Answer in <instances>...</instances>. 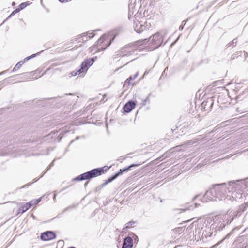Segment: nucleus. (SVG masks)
<instances>
[{
  "instance_id": "obj_41",
  "label": "nucleus",
  "mask_w": 248,
  "mask_h": 248,
  "mask_svg": "<svg viewBox=\"0 0 248 248\" xmlns=\"http://www.w3.org/2000/svg\"><path fill=\"white\" fill-rule=\"evenodd\" d=\"M47 171V170H46L44 173L43 175L45 174L46 172Z\"/></svg>"
},
{
  "instance_id": "obj_13",
  "label": "nucleus",
  "mask_w": 248,
  "mask_h": 248,
  "mask_svg": "<svg viewBox=\"0 0 248 248\" xmlns=\"http://www.w3.org/2000/svg\"><path fill=\"white\" fill-rule=\"evenodd\" d=\"M133 247V239L130 237H126L123 242L122 248H132Z\"/></svg>"
},
{
  "instance_id": "obj_27",
  "label": "nucleus",
  "mask_w": 248,
  "mask_h": 248,
  "mask_svg": "<svg viewBox=\"0 0 248 248\" xmlns=\"http://www.w3.org/2000/svg\"><path fill=\"white\" fill-rule=\"evenodd\" d=\"M124 171H123V169H120V171L119 172H118L117 173L115 174V175H117V177L120 174H121L122 173V172H123Z\"/></svg>"
},
{
  "instance_id": "obj_55",
  "label": "nucleus",
  "mask_w": 248,
  "mask_h": 248,
  "mask_svg": "<svg viewBox=\"0 0 248 248\" xmlns=\"http://www.w3.org/2000/svg\"><path fill=\"white\" fill-rule=\"evenodd\" d=\"M198 197H195L194 199L197 198Z\"/></svg>"
},
{
  "instance_id": "obj_50",
  "label": "nucleus",
  "mask_w": 248,
  "mask_h": 248,
  "mask_svg": "<svg viewBox=\"0 0 248 248\" xmlns=\"http://www.w3.org/2000/svg\"><path fill=\"white\" fill-rule=\"evenodd\" d=\"M38 180V179H35V180H34V182H36Z\"/></svg>"
},
{
  "instance_id": "obj_15",
  "label": "nucleus",
  "mask_w": 248,
  "mask_h": 248,
  "mask_svg": "<svg viewBox=\"0 0 248 248\" xmlns=\"http://www.w3.org/2000/svg\"><path fill=\"white\" fill-rule=\"evenodd\" d=\"M93 31H89L86 33H83L82 35V38L83 41H87L88 39H91L94 36Z\"/></svg>"
},
{
  "instance_id": "obj_4",
  "label": "nucleus",
  "mask_w": 248,
  "mask_h": 248,
  "mask_svg": "<svg viewBox=\"0 0 248 248\" xmlns=\"http://www.w3.org/2000/svg\"><path fill=\"white\" fill-rule=\"evenodd\" d=\"M221 188L219 186H214L207 190L203 196L202 201L203 202L217 200V198H220L221 197L218 193Z\"/></svg>"
},
{
  "instance_id": "obj_56",
  "label": "nucleus",
  "mask_w": 248,
  "mask_h": 248,
  "mask_svg": "<svg viewBox=\"0 0 248 248\" xmlns=\"http://www.w3.org/2000/svg\"><path fill=\"white\" fill-rule=\"evenodd\" d=\"M50 167H51V166H50V167H49V168H47V170L50 169Z\"/></svg>"
},
{
  "instance_id": "obj_57",
  "label": "nucleus",
  "mask_w": 248,
  "mask_h": 248,
  "mask_svg": "<svg viewBox=\"0 0 248 248\" xmlns=\"http://www.w3.org/2000/svg\"><path fill=\"white\" fill-rule=\"evenodd\" d=\"M50 167H51V166H50V167H49V168H47V170L50 169Z\"/></svg>"
},
{
  "instance_id": "obj_42",
  "label": "nucleus",
  "mask_w": 248,
  "mask_h": 248,
  "mask_svg": "<svg viewBox=\"0 0 248 248\" xmlns=\"http://www.w3.org/2000/svg\"><path fill=\"white\" fill-rule=\"evenodd\" d=\"M47 171V170H46L44 173L43 175L45 174L46 172Z\"/></svg>"
},
{
  "instance_id": "obj_35",
  "label": "nucleus",
  "mask_w": 248,
  "mask_h": 248,
  "mask_svg": "<svg viewBox=\"0 0 248 248\" xmlns=\"http://www.w3.org/2000/svg\"><path fill=\"white\" fill-rule=\"evenodd\" d=\"M56 194L55 193L54 195V197H53V200H55V198H56Z\"/></svg>"
},
{
  "instance_id": "obj_8",
  "label": "nucleus",
  "mask_w": 248,
  "mask_h": 248,
  "mask_svg": "<svg viewBox=\"0 0 248 248\" xmlns=\"http://www.w3.org/2000/svg\"><path fill=\"white\" fill-rule=\"evenodd\" d=\"M214 104L212 98H208L206 101H204L202 105V107L204 111L209 112L211 110Z\"/></svg>"
},
{
  "instance_id": "obj_28",
  "label": "nucleus",
  "mask_w": 248,
  "mask_h": 248,
  "mask_svg": "<svg viewBox=\"0 0 248 248\" xmlns=\"http://www.w3.org/2000/svg\"><path fill=\"white\" fill-rule=\"evenodd\" d=\"M133 79V78L131 77H130L126 80V82H128L129 84H130V81Z\"/></svg>"
},
{
  "instance_id": "obj_22",
  "label": "nucleus",
  "mask_w": 248,
  "mask_h": 248,
  "mask_svg": "<svg viewBox=\"0 0 248 248\" xmlns=\"http://www.w3.org/2000/svg\"><path fill=\"white\" fill-rule=\"evenodd\" d=\"M237 43V40L236 39H234L231 43H229L228 44V46L232 45V47H233Z\"/></svg>"
},
{
  "instance_id": "obj_46",
  "label": "nucleus",
  "mask_w": 248,
  "mask_h": 248,
  "mask_svg": "<svg viewBox=\"0 0 248 248\" xmlns=\"http://www.w3.org/2000/svg\"><path fill=\"white\" fill-rule=\"evenodd\" d=\"M47 171V170H46L44 173L43 175L45 174L46 172Z\"/></svg>"
},
{
  "instance_id": "obj_47",
  "label": "nucleus",
  "mask_w": 248,
  "mask_h": 248,
  "mask_svg": "<svg viewBox=\"0 0 248 248\" xmlns=\"http://www.w3.org/2000/svg\"><path fill=\"white\" fill-rule=\"evenodd\" d=\"M181 147V146H176L175 148H179V147Z\"/></svg>"
},
{
  "instance_id": "obj_40",
  "label": "nucleus",
  "mask_w": 248,
  "mask_h": 248,
  "mask_svg": "<svg viewBox=\"0 0 248 248\" xmlns=\"http://www.w3.org/2000/svg\"><path fill=\"white\" fill-rule=\"evenodd\" d=\"M47 171V170H46L44 173L43 175L45 174L46 172Z\"/></svg>"
},
{
  "instance_id": "obj_10",
  "label": "nucleus",
  "mask_w": 248,
  "mask_h": 248,
  "mask_svg": "<svg viewBox=\"0 0 248 248\" xmlns=\"http://www.w3.org/2000/svg\"><path fill=\"white\" fill-rule=\"evenodd\" d=\"M132 51L131 46H125L123 47L120 52H118V54L116 55H119V57L129 55L131 54Z\"/></svg>"
},
{
  "instance_id": "obj_3",
  "label": "nucleus",
  "mask_w": 248,
  "mask_h": 248,
  "mask_svg": "<svg viewBox=\"0 0 248 248\" xmlns=\"http://www.w3.org/2000/svg\"><path fill=\"white\" fill-rule=\"evenodd\" d=\"M149 42L150 47L149 49L154 50L157 48L161 45L163 42L162 36L157 33L153 35L148 40L147 39L139 40L137 42V45L140 46L145 44Z\"/></svg>"
},
{
  "instance_id": "obj_25",
  "label": "nucleus",
  "mask_w": 248,
  "mask_h": 248,
  "mask_svg": "<svg viewBox=\"0 0 248 248\" xmlns=\"http://www.w3.org/2000/svg\"><path fill=\"white\" fill-rule=\"evenodd\" d=\"M134 14V12L131 11L130 9L129 8V15H128V18L130 19L132 15Z\"/></svg>"
},
{
  "instance_id": "obj_12",
  "label": "nucleus",
  "mask_w": 248,
  "mask_h": 248,
  "mask_svg": "<svg viewBox=\"0 0 248 248\" xmlns=\"http://www.w3.org/2000/svg\"><path fill=\"white\" fill-rule=\"evenodd\" d=\"M247 205L242 204L241 206H240L239 209L237 211V213L235 214L234 212H230V214L231 213V215L230 216H232V218L230 221V223L231 222L232 220L233 219L234 217H237V216H240L242 213L244 212L246 209H247Z\"/></svg>"
},
{
  "instance_id": "obj_32",
  "label": "nucleus",
  "mask_w": 248,
  "mask_h": 248,
  "mask_svg": "<svg viewBox=\"0 0 248 248\" xmlns=\"http://www.w3.org/2000/svg\"><path fill=\"white\" fill-rule=\"evenodd\" d=\"M138 73H137L135 75H134V77H133V79L134 80L136 77L138 76Z\"/></svg>"
},
{
  "instance_id": "obj_34",
  "label": "nucleus",
  "mask_w": 248,
  "mask_h": 248,
  "mask_svg": "<svg viewBox=\"0 0 248 248\" xmlns=\"http://www.w3.org/2000/svg\"><path fill=\"white\" fill-rule=\"evenodd\" d=\"M16 14V11H14L12 13V14H11V15H11H14V14Z\"/></svg>"
},
{
  "instance_id": "obj_36",
  "label": "nucleus",
  "mask_w": 248,
  "mask_h": 248,
  "mask_svg": "<svg viewBox=\"0 0 248 248\" xmlns=\"http://www.w3.org/2000/svg\"><path fill=\"white\" fill-rule=\"evenodd\" d=\"M15 11H16V13L18 12L19 11V9H16Z\"/></svg>"
},
{
  "instance_id": "obj_58",
  "label": "nucleus",
  "mask_w": 248,
  "mask_h": 248,
  "mask_svg": "<svg viewBox=\"0 0 248 248\" xmlns=\"http://www.w3.org/2000/svg\"><path fill=\"white\" fill-rule=\"evenodd\" d=\"M26 186V185H25V186H23V187H25Z\"/></svg>"
},
{
  "instance_id": "obj_52",
  "label": "nucleus",
  "mask_w": 248,
  "mask_h": 248,
  "mask_svg": "<svg viewBox=\"0 0 248 248\" xmlns=\"http://www.w3.org/2000/svg\"><path fill=\"white\" fill-rule=\"evenodd\" d=\"M31 183L28 184L27 186H30Z\"/></svg>"
},
{
  "instance_id": "obj_30",
  "label": "nucleus",
  "mask_w": 248,
  "mask_h": 248,
  "mask_svg": "<svg viewBox=\"0 0 248 248\" xmlns=\"http://www.w3.org/2000/svg\"><path fill=\"white\" fill-rule=\"evenodd\" d=\"M61 2H66L69 1H70L71 0H59Z\"/></svg>"
},
{
  "instance_id": "obj_43",
  "label": "nucleus",
  "mask_w": 248,
  "mask_h": 248,
  "mask_svg": "<svg viewBox=\"0 0 248 248\" xmlns=\"http://www.w3.org/2000/svg\"><path fill=\"white\" fill-rule=\"evenodd\" d=\"M47 171V170H46L44 173L43 175L45 174L46 172Z\"/></svg>"
},
{
  "instance_id": "obj_51",
  "label": "nucleus",
  "mask_w": 248,
  "mask_h": 248,
  "mask_svg": "<svg viewBox=\"0 0 248 248\" xmlns=\"http://www.w3.org/2000/svg\"><path fill=\"white\" fill-rule=\"evenodd\" d=\"M68 248H76L75 247H69Z\"/></svg>"
},
{
  "instance_id": "obj_21",
  "label": "nucleus",
  "mask_w": 248,
  "mask_h": 248,
  "mask_svg": "<svg viewBox=\"0 0 248 248\" xmlns=\"http://www.w3.org/2000/svg\"><path fill=\"white\" fill-rule=\"evenodd\" d=\"M117 178V175H114L113 176H112V177H111L110 178H109L108 179L106 182L104 184V185H106L110 182H111L112 181H113V180H114L115 179H116Z\"/></svg>"
},
{
  "instance_id": "obj_23",
  "label": "nucleus",
  "mask_w": 248,
  "mask_h": 248,
  "mask_svg": "<svg viewBox=\"0 0 248 248\" xmlns=\"http://www.w3.org/2000/svg\"><path fill=\"white\" fill-rule=\"evenodd\" d=\"M138 166V165H136V164H131V165H130L128 167H127L126 168H124V169H123V171H124V172L126 170H129L131 167H134V166Z\"/></svg>"
},
{
  "instance_id": "obj_7",
  "label": "nucleus",
  "mask_w": 248,
  "mask_h": 248,
  "mask_svg": "<svg viewBox=\"0 0 248 248\" xmlns=\"http://www.w3.org/2000/svg\"><path fill=\"white\" fill-rule=\"evenodd\" d=\"M139 16L138 15H135L134 17V30L138 33H140L144 31L146 28L144 25H143L138 20Z\"/></svg>"
},
{
  "instance_id": "obj_33",
  "label": "nucleus",
  "mask_w": 248,
  "mask_h": 248,
  "mask_svg": "<svg viewBox=\"0 0 248 248\" xmlns=\"http://www.w3.org/2000/svg\"><path fill=\"white\" fill-rule=\"evenodd\" d=\"M183 26H180L179 27V30H183Z\"/></svg>"
},
{
  "instance_id": "obj_24",
  "label": "nucleus",
  "mask_w": 248,
  "mask_h": 248,
  "mask_svg": "<svg viewBox=\"0 0 248 248\" xmlns=\"http://www.w3.org/2000/svg\"><path fill=\"white\" fill-rule=\"evenodd\" d=\"M27 4L26 3H22L19 5V7L21 9H23L27 6Z\"/></svg>"
},
{
  "instance_id": "obj_39",
  "label": "nucleus",
  "mask_w": 248,
  "mask_h": 248,
  "mask_svg": "<svg viewBox=\"0 0 248 248\" xmlns=\"http://www.w3.org/2000/svg\"><path fill=\"white\" fill-rule=\"evenodd\" d=\"M49 70V68H48L46 70L45 72V73H46L47 71H48Z\"/></svg>"
},
{
  "instance_id": "obj_20",
  "label": "nucleus",
  "mask_w": 248,
  "mask_h": 248,
  "mask_svg": "<svg viewBox=\"0 0 248 248\" xmlns=\"http://www.w3.org/2000/svg\"><path fill=\"white\" fill-rule=\"evenodd\" d=\"M135 223V222L134 221H129V222L126 224L125 227L124 228V229H127L129 228L133 227Z\"/></svg>"
},
{
  "instance_id": "obj_19",
  "label": "nucleus",
  "mask_w": 248,
  "mask_h": 248,
  "mask_svg": "<svg viewBox=\"0 0 248 248\" xmlns=\"http://www.w3.org/2000/svg\"><path fill=\"white\" fill-rule=\"evenodd\" d=\"M41 199H42V197H40L38 199L33 200L30 201L29 202H28V203L29 204L30 206L31 207V206H33V205L37 204L41 201Z\"/></svg>"
},
{
  "instance_id": "obj_29",
  "label": "nucleus",
  "mask_w": 248,
  "mask_h": 248,
  "mask_svg": "<svg viewBox=\"0 0 248 248\" xmlns=\"http://www.w3.org/2000/svg\"><path fill=\"white\" fill-rule=\"evenodd\" d=\"M4 82H0V90L4 86Z\"/></svg>"
},
{
  "instance_id": "obj_16",
  "label": "nucleus",
  "mask_w": 248,
  "mask_h": 248,
  "mask_svg": "<svg viewBox=\"0 0 248 248\" xmlns=\"http://www.w3.org/2000/svg\"><path fill=\"white\" fill-rule=\"evenodd\" d=\"M93 31H89L86 33H83L82 35V38L83 41H87L88 39H91L94 36Z\"/></svg>"
},
{
  "instance_id": "obj_1",
  "label": "nucleus",
  "mask_w": 248,
  "mask_h": 248,
  "mask_svg": "<svg viewBox=\"0 0 248 248\" xmlns=\"http://www.w3.org/2000/svg\"><path fill=\"white\" fill-rule=\"evenodd\" d=\"M214 186H219L221 188V190L218 193L221 197L217 198V200L237 201L242 197L244 189L248 186V178L232 181L228 184L223 183Z\"/></svg>"
},
{
  "instance_id": "obj_18",
  "label": "nucleus",
  "mask_w": 248,
  "mask_h": 248,
  "mask_svg": "<svg viewBox=\"0 0 248 248\" xmlns=\"http://www.w3.org/2000/svg\"><path fill=\"white\" fill-rule=\"evenodd\" d=\"M200 206L199 204H197V203H192L190 206H189L188 207L186 208V209H181V212L184 211L187 209L188 210H191L193 209L196 207H197L198 206Z\"/></svg>"
},
{
  "instance_id": "obj_9",
  "label": "nucleus",
  "mask_w": 248,
  "mask_h": 248,
  "mask_svg": "<svg viewBox=\"0 0 248 248\" xmlns=\"http://www.w3.org/2000/svg\"><path fill=\"white\" fill-rule=\"evenodd\" d=\"M56 234L53 232L47 231L41 234V239L44 241H49L54 239Z\"/></svg>"
},
{
  "instance_id": "obj_17",
  "label": "nucleus",
  "mask_w": 248,
  "mask_h": 248,
  "mask_svg": "<svg viewBox=\"0 0 248 248\" xmlns=\"http://www.w3.org/2000/svg\"><path fill=\"white\" fill-rule=\"evenodd\" d=\"M30 207H31L30 206V204H28V203H27L26 204L20 207L19 208V209H18L19 213H23L24 212H25L26 211H27Z\"/></svg>"
},
{
  "instance_id": "obj_49",
  "label": "nucleus",
  "mask_w": 248,
  "mask_h": 248,
  "mask_svg": "<svg viewBox=\"0 0 248 248\" xmlns=\"http://www.w3.org/2000/svg\"><path fill=\"white\" fill-rule=\"evenodd\" d=\"M53 162H52V163H51V165H50V166H53Z\"/></svg>"
},
{
  "instance_id": "obj_44",
  "label": "nucleus",
  "mask_w": 248,
  "mask_h": 248,
  "mask_svg": "<svg viewBox=\"0 0 248 248\" xmlns=\"http://www.w3.org/2000/svg\"><path fill=\"white\" fill-rule=\"evenodd\" d=\"M47 171V170H46L44 173L43 175L45 174L46 172Z\"/></svg>"
},
{
  "instance_id": "obj_2",
  "label": "nucleus",
  "mask_w": 248,
  "mask_h": 248,
  "mask_svg": "<svg viewBox=\"0 0 248 248\" xmlns=\"http://www.w3.org/2000/svg\"><path fill=\"white\" fill-rule=\"evenodd\" d=\"M113 35V33H110L108 35L104 34L102 35L97 41L96 44L92 46L91 52H93L97 49V51L105 50L108 46H109L111 42L113 40L114 37L111 39V37Z\"/></svg>"
},
{
  "instance_id": "obj_26",
  "label": "nucleus",
  "mask_w": 248,
  "mask_h": 248,
  "mask_svg": "<svg viewBox=\"0 0 248 248\" xmlns=\"http://www.w3.org/2000/svg\"><path fill=\"white\" fill-rule=\"evenodd\" d=\"M194 143V141L193 140H189V141H188L187 142H186V145H190V144H192Z\"/></svg>"
},
{
  "instance_id": "obj_45",
  "label": "nucleus",
  "mask_w": 248,
  "mask_h": 248,
  "mask_svg": "<svg viewBox=\"0 0 248 248\" xmlns=\"http://www.w3.org/2000/svg\"><path fill=\"white\" fill-rule=\"evenodd\" d=\"M47 171V170H46L44 173L43 175L45 174L46 172Z\"/></svg>"
},
{
  "instance_id": "obj_48",
  "label": "nucleus",
  "mask_w": 248,
  "mask_h": 248,
  "mask_svg": "<svg viewBox=\"0 0 248 248\" xmlns=\"http://www.w3.org/2000/svg\"><path fill=\"white\" fill-rule=\"evenodd\" d=\"M175 43V42H174L172 43L171 44V46L173 45L174 44V43Z\"/></svg>"
},
{
  "instance_id": "obj_31",
  "label": "nucleus",
  "mask_w": 248,
  "mask_h": 248,
  "mask_svg": "<svg viewBox=\"0 0 248 248\" xmlns=\"http://www.w3.org/2000/svg\"><path fill=\"white\" fill-rule=\"evenodd\" d=\"M7 154H8V153H3V152L0 153V155H4Z\"/></svg>"
},
{
  "instance_id": "obj_6",
  "label": "nucleus",
  "mask_w": 248,
  "mask_h": 248,
  "mask_svg": "<svg viewBox=\"0 0 248 248\" xmlns=\"http://www.w3.org/2000/svg\"><path fill=\"white\" fill-rule=\"evenodd\" d=\"M93 58L85 60L81 64V68L77 71H73L71 73V76H75L77 75L82 74L84 75L88 68L93 63Z\"/></svg>"
},
{
  "instance_id": "obj_5",
  "label": "nucleus",
  "mask_w": 248,
  "mask_h": 248,
  "mask_svg": "<svg viewBox=\"0 0 248 248\" xmlns=\"http://www.w3.org/2000/svg\"><path fill=\"white\" fill-rule=\"evenodd\" d=\"M107 170H104V168H99L92 170H91L80 175L76 177L74 180L76 181H81L91 179L104 173Z\"/></svg>"
},
{
  "instance_id": "obj_54",
  "label": "nucleus",
  "mask_w": 248,
  "mask_h": 248,
  "mask_svg": "<svg viewBox=\"0 0 248 248\" xmlns=\"http://www.w3.org/2000/svg\"><path fill=\"white\" fill-rule=\"evenodd\" d=\"M4 72L0 73V75H1Z\"/></svg>"
},
{
  "instance_id": "obj_14",
  "label": "nucleus",
  "mask_w": 248,
  "mask_h": 248,
  "mask_svg": "<svg viewBox=\"0 0 248 248\" xmlns=\"http://www.w3.org/2000/svg\"><path fill=\"white\" fill-rule=\"evenodd\" d=\"M36 54H32V55H31V56H30L29 57H27L25 58L24 59L23 61H20L19 62H18L16 64V65L15 66V67L13 68V71H16L17 69H19L21 67V66L24 64V62H27V61H28L30 59L36 56Z\"/></svg>"
},
{
  "instance_id": "obj_37",
  "label": "nucleus",
  "mask_w": 248,
  "mask_h": 248,
  "mask_svg": "<svg viewBox=\"0 0 248 248\" xmlns=\"http://www.w3.org/2000/svg\"><path fill=\"white\" fill-rule=\"evenodd\" d=\"M148 72L147 71H146L144 74V75H145L146 74H148Z\"/></svg>"
},
{
  "instance_id": "obj_53",
  "label": "nucleus",
  "mask_w": 248,
  "mask_h": 248,
  "mask_svg": "<svg viewBox=\"0 0 248 248\" xmlns=\"http://www.w3.org/2000/svg\"><path fill=\"white\" fill-rule=\"evenodd\" d=\"M226 215H225V216H223V218H225V217H226Z\"/></svg>"
},
{
  "instance_id": "obj_11",
  "label": "nucleus",
  "mask_w": 248,
  "mask_h": 248,
  "mask_svg": "<svg viewBox=\"0 0 248 248\" xmlns=\"http://www.w3.org/2000/svg\"><path fill=\"white\" fill-rule=\"evenodd\" d=\"M136 104L132 101H128L124 107V110L126 113L131 111L135 107Z\"/></svg>"
},
{
  "instance_id": "obj_38",
  "label": "nucleus",
  "mask_w": 248,
  "mask_h": 248,
  "mask_svg": "<svg viewBox=\"0 0 248 248\" xmlns=\"http://www.w3.org/2000/svg\"><path fill=\"white\" fill-rule=\"evenodd\" d=\"M244 205H246L247 207H248V202L244 204Z\"/></svg>"
}]
</instances>
